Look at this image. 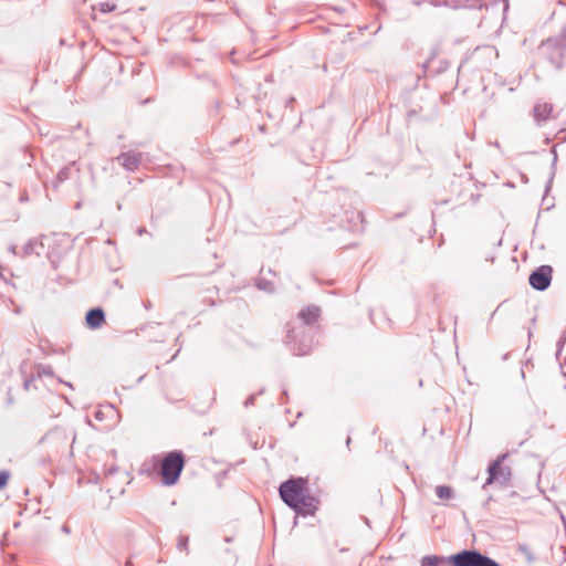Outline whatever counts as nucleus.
Here are the masks:
<instances>
[{
    "instance_id": "nucleus-1",
    "label": "nucleus",
    "mask_w": 566,
    "mask_h": 566,
    "mask_svg": "<svg viewBox=\"0 0 566 566\" xmlns=\"http://www.w3.org/2000/svg\"><path fill=\"white\" fill-rule=\"evenodd\" d=\"M539 54L555 69H560L566 55L565 30L557 36L548 38L544 41L539 48Z\"/></svg>"
},
{
    "instance_id": "nucleus-14",
    "label": "nucleus",
    "mask_w": 566,
    "mask_h": 566,
    "mask_svg": "<svg viewBox=\"0 0 566 566\" xmlns=\"http://www.w3.org/2000/svg\"><path fill=\"white\" fill-rule=\"evenodd\" d=\"M319 316V308L317 306H308L298 313V317L304 322L305 325H311Z\"/></svg>"
},
{
    "instance_id": "nucleus-2",
    "label": "nucleus",
    "mask_w": 566,
    "mask_h": 566,
    "mask_svg": "<svg viewBox=\"0 0 566 566\" xmlns=\"http://www.w3.org/2000/svg\"><path fill=\"white\" fill-rule=\"evenodd\" d=\"M185 467L184 454L180 451L168 452L161 460L159 474L163 484L174 485L177 483Z\"/></svg>"
},
{
    "instance_id": "nucleus-15",
    "label": "nucleus",
    "mask_w": 566,
    "mask_h": 566,
    "mask_svg": "<svg viewBox=\"0 0 566 566\" xmlns=\"http://www.w3.org/2000/svg\"><path fill=\"white\" fill-rule=\"evenodd\" d=\"M109 413H113L116 416L117 420L116 422H118L119 420V413L118 411L115 409V407L113 405H107V406H104L103 408L98 409L95 411V419L98 420V421H103Z\"/></svg>"
},
{
    "instance_id": "nucleus-16",
    "label": "nucleus",
    "mask_w": 566,
    "mask_h": 566,
    "mask_svg": "<svg viewBox=\"0 0 566 566\" xmlns=\"http://www.w3.org/2000/svg\"><path fill=\"white\" fill-rule=\"evenodd\" d=\"M449 562V557H439V556H424L421 559V566H443L446 563Z\"/></svg>"
},
{
    "instance_id": "nucleus-20",
    "label": "nucleus",
    "mask_w": 566,
    "mask_h": 566,
    "mask_svg": "<svg viewBox=\"0 0 566 566\" xmlns=\"http://www.w3.org/2000/svg\"><path fill=\"white\" fill-rule=\"evenodd\" d=\"M188 541H189L188 536H184V535L179 536L178 543H177L178 549L185 551L188 554L189 553Z\"/></svg>"
},
{
    "instance_id": "nucleus-5",
    "label": "nucleus",
    "mask_w": 566,
    "mask_h": 566,
    "mask_svg": "<svg viewBox=\"0 0 566 566\" xmlns=\"http://www.w3.org/2000/svg\"><path fill=\"white\" fill-rule=\"evenodd\" d=\"M509 453H503L497 457V459L491 463L488 468L489 478L484 483L483 488L492 483H496L501 486H504L509 483L512 476V470L509 465H504L503 462L507 459Z\"/></svg>"
},
{
    "instance_id": "nucleus-10",
    "label": "nucleus",
    "mask_w": 566,
    "mask_h": 566,
    "mask_svg": "<svg viewBox=\"0 0 566 566\" xmlns=\"http://www.w3.org/2000/svg\"><path fill=\"white\" fill-rule=\"evenodd\" d=\"M140 154H137L135 151H127L119 155L116 159L126 170L134 171L135 169H137L140 163Z\"/></svg>"
},
{
    "instance_id": "nucleus-30",
    "label": "nucleus",
    "mask_w": 566,
    "mask_h": 566,
    "mask_svg": "<svg viewBox=\"0 0 566 566\" xmlns=\"http://www.w3.org/2000/svg\"><path fill=\"white\" fill-rule=\"evenodd\" d=\"M413 3H415L416 6H420V4H421V2H420V1H415Z\"/></svg>"
},
{
    "instance_id": "nucleus-19",
    "label": "nucleus",
    "mask_w": 566,
    "mask_h": 566,
    "mask_svg": "<svg viewBox=\"0 0 566 566\" xmlns=\"http://www.w3.org/2000/svg\"><path fill=\"white\" fill-rule=\"evenodd\" d=\"M60 436H63V438L66 439L65 432H63L62 430L55 428V429L51 430L50 432H48L45 434V437H43V440H51V439H54V438L60 437Z\"/></svg>"
},
{
    "instance_id": "nucleus-22",
    "label": "nucleus",
    "mask_w": 566,
    "mask_h": 566,
    "mask_svg": "<svg viewBox=\"0 0 566 566\" xmlns=\"http://www.w3.org/2000/svg\"><path fill=\"white\" fill-rule=\"evenodd\" d=\"M115 4H111L108 2H102L99 3V10L103 12V13H108V12H112L115 10Z\"/></svg>"
},
{
    "instance_id": "nucleus-26",
    "label": "nucleus",
    "mask_w": 566,
    "mask_h": 566,
    "mask_svg": "<svg viewBox=\"0 0 566 566\" xmlns=\"http://www.w3.org/2000/svg\"><path fill=\"white\" fill-rule=\"evenodd\" d=\"M253 401H254V396H250L245 402H244V406L245 407H249L250 405H253Z\"/></svg>"
},
{
    "instance_id": "nucleus-11",
    "label": "nucleus",
    "mask_w": 566,
    "mask_h": 566,
    "mask_svg": "<svg viewBox=\"0 0 566 566\" xmlns=\"http://www.w3.org/2000/svg\"><path fill=\"white\" fill-rule=\"evenodd\" d=\"M289 343H294V347L292 348L294 355L303 356L307 354L312 347V342L306 338L303 334V339L300 342V345L296 346V335L294 331H290L287 334Z\"/></svg>"
},
{
    "instance_id": "nucleus-12",
    "label": "nucleus",
    "mask_w": 566,
    "mask_h": 566,
    "mask_svg": "<svg viewBox=\"0 0 566 566\" xmlns=\"http://www.w3.org/2000/svg\"><path fill=\"white\" fill-rule=\"evenodd\" d=\"M44 251V245L41 238L30 239L22 249V256L41 255Z\"/></svg>"
},
{
    "instance_id": "nucleus-3",
    "label": "nucleus",
    "mask_w": 566,
    "mask_h": 566,
    "mask_svg": "<svg viewBox=\"0 0 566 566\" xmlns=\"http://www.w3.org/2000/svg\"><path fill=\"white\" fill-rule=\"evenodd\" d=\"M452 566H500L497 562L478 551L465 549L449 557Z\"/></svg>"
},
{
    "instance_id": "nucleus-28",
    "label": "nucleus",
    "mask_w": 566,
    "mask_h": 566,
    "mask_svg": "<svg viewBox=\"0 0 566 566\" xmlns=\"http://www.w3.org/2000/svg\"><path fill=\"white\" fill-rule=\"evenodd\" d=\"M65 174H66V172H65V170H64V169H63V170H61V171H60V174H59V176H57V177H59V180H62V179L65 177Z\"/></svg>"
},
{
    "instance_id": "nucleus-29",
    "label": "nucleus",
    "mask_w": 566,
    "mask_h": 566,
    "mask_svg": "<svg viewBox=\"0 0 566 566\" xmlns=\"http://www.w3.org/2000/svg\"><path fill=\"white\" fill-rule=\"evenodd\" d=\"M44 375H52V370L50 368L43 369Z\"/></svg>"
},
{
    "instance_id": "nucleus-31",
    "label": "nucleus",
    "mask_w": 566,
    "mask_h": 566,
    "mask_svg": "<svg viewBox=\"0 0 566 566\" xmlns=\"http://www.w3.org/2000/svg\"><path fill=\"white\" fill-rule=\"evenodd\" d=\"M346 443H347V446L350 444V438L347 439Z\"/></svg>"
},
{
    "instance_id": "nucleus-6",
    "label": "nucleus",
    "mask_w": 566,
    "mask_h": 566,
    "mask_svg": "<svg viewBox=\"0 0 566 566\" xmlns=\"http://www.w3.org/2000/svg\"><path fill=\"white\" fill-rule=\"evenodd\" d=\"M530 284L537 291H545L552 281V268L542 265L536 269L528 277Z\"/></svg>"
},
{
    "instance_id": "nucleus-18",
    "label": "nucleus",
    "mask_w": 566,
    "mask_h": 566,
    "mask_svg": "<svg viewBox=\"0 0 566 566\" xmlns=\"http://www.w3.org/2000/svg\"><path fill=\"white\" fill-rule=\"evenodd\" d=\"M478 54H482L485 57H497L499 53L494 46H484L476 50Z\"/></svg>"
},
{
    "instance_id": "nucleus-21",
    "label": "nucleus",
    "mask_w": 566,
    "mask_h": 566,
    "mask_svg": "<svg viewBox=\"0 0 566 566\" xmlns=\"http://www.w3.org/2000/svg\"><path fill=\"white\" fill-rule=\"evenodd\" d=\"M258 287L260 290H264L266 292H273V290H274L273 284L271 282H268V281H264V280H259Z\"/></svg>"
},
{
    "instance_id": "nucleus-8",
    "label": "nucleus",
    "mask_w": 566,
    "mask_h": 566,
    "mask_svg": "<svg viewBox=\"0 0 566 566\" xmlns=\"http://www.w3.org/2000/svg\"><path fill=\"white\" fill-rule=\"evenodd\" d=\"M297 514L310 515L317 509V501L314 496L310 495L307 490L297 501V505L292 507Z\"/></svg>"
},
{
    "instance_id": "nucleus-25",
    "label": "nucleus",
    "mask_w": 566,
    "mask_h": 566,
    "mask_svg": "<svg viewBox=\"0 0 566 566\" xmlns=\"http://www.w3.org/2000/svg\"><path fill=\"white\" fill-rule=\"evenodd\" d=\"M566 342V337H562L559 340H558V350H557V355L560 353L562 350V346L564 345V343Z\"/></svg>"
},
{
    "instance_id": "nucleus-7",
    "label": "nucleus",
    "mask_w": 566,
    "mask_h": 566,
    "mask_svg": "<svg viewBox=\"0 0 566 566\" xmlns=\"http://www.w3.org/2000/svg\"><path fill=\"white\" fill-rule=\"evenodd\" d=\"M423 2H428L433 7L444 6L451 9L475 8L482 6L480 0H423Z\"/></svg>"
},
{
    "instance_id": "nucleus-23",
    "label": "nucleus",
    "mask_w": 566,
    "mask_h": 566,
    "mask_svg": "<svg viewBox=\"0 0 566 566\" xmlns=\"http://www.w3.org/2000/svg\"><path fill=\"white\" fill-rule=\"evenodd\" d=\"M518 549L526 556L528 562H533V555L527 546L521 545Z\"/></svg>"
},
{
    "instance_id": "nucleus-13",
    "label": "nucleus",
    "mask_w": 566,
    "mask_h": 566,
    "mask_svg": "<svg viewBox=\"0 0 566 566\" xmlns=\"http://www.w3.org/2000/svg\"><path fill=\"white\" fill-rule=\"evenodd\" d=\"M85 319L90 328L96 329L104 323L105 314L102 308H92L87 312Z\"/></svg>"
},
{
    "instance_id": "nucleus-27",
    "label": "nucleus",
    "mask_w": 566,
    "mask_h": 566,
    "mask_svg": "<svg viewBox=\"0 0 566 566\" xmlns=\"http://www.w3.org/2000/svg\"><path fill=\"white\" fill-rule=\"evenodd\" d=\"M8 250L11 254L17 255V247L14 244H11Z\"/></svg>"
},
{
    "instance_id": "nucleus-4",
    "label": "nucleus",
    "mask_w": 566,
    "mask_h": 566,
    "mask_svg": "<svg viewBox=\"0 0 566 566\" xmlns=\"http://www.w3.org/2000/svg\"><path fill=\"white\" fill-rule=\"evenodd\" d=\"M307 481L303 478L290 479L280 485L279 492L283 502L291 509L297 505V501L305 493Z\"/></svg>"
},
{
    "instance_id": "nucleus-17",
    "label": "nucleus",
    "mask_w": 566,
    "mask_h": 566,
    "mask_svg": "<svg viewBox=\"0 0 566 566\" xmlns=\"http://www.w3.org/2000/svg\"><path fill=\"white\" fill-rule=\"evenodd\" d=\"M436 494L440 500H450L453 497L454 492L451 486L449 485H438L436 488Z\"/></svg>"
},
{
    "instance_id": "nucleus-24",
    "label": "nucleus",
    "mask_w": 566,
    "mask_h": 566,
    "mask_svg": "<svg viewBox=\"0 0 566 566\" xmlns=\"http://www.w3.org/2000/svg\"><path fill=\"white\" fill-rule=\"evenodd\" d=\"M8 480H9V472L1 471L0 472V489L6 486Z\"/></svg>"
},
{
    "instance_id": "nucleus-9",
    "label": "nucleus",
    "mask_w": 566,
    "mask_h": 566,
    "mask_svg": "<svg viewBox=\"0 0 566 566\" xmlns=\"http://www.w3.org/2000/svg\"><path fill=\"white\" fill-rule=\"evenodd\" d=\"M553 106L548 103H538L534 106L533 116L538 126L546 123L552 115Z\"/></svg>"
}]
</instances>
